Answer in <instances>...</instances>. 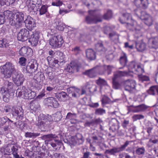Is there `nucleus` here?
<instances>
[{"instance_id":"nucleus-1","label":"nucleus","mask_w":158,"mask_h":158,"mask_svg":"<svg viewBox=\"0 0 158 158\" xmlns=\"http://www.w3.org/2000/svg\"><path fill=\"white\" fill-rule=\"evenodd\" d=\"M13 85L14 84L12 82L6 81L4 83V85L0 88V93L3 96V99L4 102H8L10 97L13 95L14 90Z\"/></svg>"},{"instance_id":"nucleus-2","label":"nucleus","mask_w":158,"mask_h":158,"mask_svg":"<svg viewBox=\"0 0 158 158\" xmlns=\"http://www.w3.org/2000/svg\"><path fill=\"white\" fill-rule=\"evenodd\" d=\"M52 122V121H49L48 119V117L46 115L41 114L38 116L36 125L42 131H45L51 127V124Z\"/></svg>"},{"instance_id":"nucleus-3","label":"nucleus","mask_w":158,"mask_h":158,"mask_svg":"<svg viewBox=\"0 0 158 158\" xmlns=\"http://www.w3.org/2000/svg\"><path fill=\"white\" fill-rule=\"evenodd\" d=\"M40 138L42 139L45 140V142L46 143L48 142L54 140L56 143L52 142L51 143V145L56 150H59L61 147V145L63 144L62 142L59 140L58 136L55 134H50L44 135L42 136Z\"/></svg>"},{"instance_id":"nucleus-4","label":"nucleus","mask_w":158,"mask_h":158,"mask_svg":"<svg viewBox=\"0 0 158 158\" xmlns=\"http://www.w3.org/2000/svg\"><path fill=\"white\" fill-rule=\"evenodd\" d=\"M88 12L89 15L85 18V21L87 24H96L102 21V16L99 13H97L94 10H89Z\"/></svg>"},{"instance_id":"nucleus-5","label":"nucleus","mask_w":158,"mask_h":158,"mask_svg":"<svg viewBox=\"0 0 158 158\" xmlns=\"http://www.w3.org/2000/svg\"><path fill=\"white\" fill-rule=\"evenodd\" d=\"M2 73L6 78H10L15 71V65L12 63L7 62L2 66Z\"/></svg>"},{"instance_id":"nucleus-6","label":"nucleus","mask_w":158,"mask_h":158,"mask_svg":"<svg viewBox=\"0 0 158 158\" xmlns=\"http://www.w3.org/2000/svg\"><path fill=\"white\" fill-rule=\"evenodd\" d=\"M75 139L74 138H71V139H64V142L70 146L71 148L73 147L75 145H80L82 144L84 142V139L82 135L79 133H77L75 136Z\"/></svg>"},{"instance_id":"nucleus-7","label":"nucleus","mask_w":158,"mask_h":158,"mask_svg":"<svg viewBox=\"0 0 158 158\" xmlns=\"http://www.w3.org/2000/svg\"><path fill=\"white\" fill-rule=\"evenodd\" d=\"M131 142V141H127L123 145L119 147H114L112 148L106 150L105 153L113 156H116L117 153L125 150L126 148Z\"/></svg>"},{"instance_id":"nucleus-8","label":"nucleus","mask_w":158,"mask_h":158,"mask_svg":"<svg viewBox=\"0 0 158 158\" xmlns=\"http://www.w3.org/2000/svg\"><path fill=\"white\" fill-rule=\"evenodd\" d=\"M64 42L61 35H52L50 38L49 43L52 47L55 48L61 47Z\"/></svg>"},{"instance_id":"nucleus-9","label":"nucleus","mask_w":158,"mask_h":158,"mask_svg":"<svg viewBox=\"0 0 158 158\" xmlns=\"http://www.w3.org/2000/svg\"><path fill=\"white\" fill-rule=\"evenodd\" d=\"M29 31L26 28L21 29L17 34V39L18 40L24 42L29 39L30 36Z\"/></svg>"},{"instance_id":"nucleus-10","label":"nucleus","mask_w":158,"mask_h":158,"mask_svg":"<svg viewBox=\"0 0 158 158\" xmlns=\"http://www.w3.org/2000/svg\"><path fill=\"white\" fill-rule=\"evenodd\" d=\"M26 5L29 11L34 10L35 7H39L41 5V0H28L27 1Z\"/></svg>"},{"instance_id":"nucleus-11","label":"nucleus","mask_w":158,"mask_h":158,"mask_svg":"<svg viewBox=\"0 0 158 158\" xmlns=\"http://www.w3.org/2000/svg\"><path fill=\"white\" fill-rule=\"evenodd\" d=\"M44 102L47 106L56 108H58L60 105L56 98L53 97H49L45 98Z\"/></svg>"},{"instance_id":"nucleus-12","label":"nucleus","mask_w":158,"mask_h":158,"mask_svg":"<svg viewBox=\"0 0 158 158\" xmlns=\"http://www.w3.org/2000/svg\"><path fill=\"white\" fill-rule=\"evenodd\" d=\"M11 114L13 116H17L22 119L23 117L24 110L22 107L13 106L11 109Z\"/></svg>"},{"instance_id":"nucleus-13","label":"nucleus","mask_w":158,"mask_h":158,"mask_svg":"<svg viewBox=\"0 0 158 158\" xmlns=\"http://www.w3.org/2000/svg\"><path fill=\"white\" fill-rule=\"evenodd\" d=\"M40 31L38 30H35L31 35V37L28 39V41L31 45L34 46H36L39 41L40 38Z\"/></svg>"},{"instance_id":"nucleus-14","label":"nucleus","mask_w":158,"mask_h":158,"mask_svg":"<svg viewBox=\"0 0 158 158\" xmlns=\"http://www.w3.org/2000/svg\"><path fill=\"white\" fill-rule=\"evenodd\" d=\"M125 90L130 92L135 87V81L132 80H127L122 82Z\"/></svg>"},{"instance_id":"nucleus-15","label":"nucleus","mask_w":158,"mask_h":158,"mask_svg":"<svg viewBox=\"0 0 158 158\" xmlns=\"http://www.w3.org/2000/svg\"><path fill=\"white\" fill-rule=\"evenodd\" d=\"M22 90L23 92V94L25 99H33L36 96V93L32 91L30 89H27L26 87L23 86L22 88Z\"/></svg>"},{"instance_id":"nucleus-16","label":"nucleus","mask_w":158,"mask_h":158,"mask_svg":"<svg viewBox=\"0 0 158 158\" xmlns=\"http://www.w3.org/2000/svg\"><path fill=\"white\" fill-rule=\"evenodd\" d=\"M13 81L17 86L22 85L25 80L24 75L21 73H16L13 76Z\"/></svg>"},{"instance_id":"nucleus-17","label":"nucleus","mask_w":158,"mask_h":158,"mask_svg":"<svg viewBox=\"0 0 158 158\" xmlns=\"http://www.w3.org/2000/svg\"><path fill=\"white\" fill-rule=\"evenodd\" d=\"M24 22L26 27L29 31L32 30L36 27L35 19L30 16H28Z\"/></svg>"},{"instance_id":"nucleus-18","label":"nucleus","mask_w":158,"mask_h":158,"mask_svg":"<svg viewBox=\"0 0 158 158\" xmlns=\"http://www.w3.org/2000/svg\"><path fill=\"white\" fill-rule=\"evenodd\" d=\"M140 19L144 21V23L147 25L150 26L152 24L153 20L151 15L145 12H142Z\"/></svg>"},{"instance_id":"nucleus-19","label":"nucleus","mask_w":158,"mask_h":158,"mask_svg":"<svg viewBox=\"0 0 158 158\" xmlns=\"http://www.w3.org/2000/svg\"><path fill=\"white\" fill-rule=\"evenodd\" d=\"M14 16V14H12L9 11L8 15V17H9V23L12 26H15L17 28H19L22 26V24L18 22Z\"/></svg>"},{"instance_id":"nucleus-20","label":"nucleus","mask_w":158,"mask_h":158,"mask_svg":"<svg viewBox=\"0 0 158 158\" xmlns=\"http://www.w3.org/2000/svg\"><path fill=\"white\" fill-rule=\"evenodd\" d=\"M37 66L36 61L29 62L25 68L27 72L30 74L34 73L37 69Z\"/></svg>"},{"instance_id":"nucleus-21","label":"nucleus","mask_w":158,"mask_h":158,"mask_svg":"<svg viewBox=\"0 0 158 158\" xmlns=\"http://www.w3.org/2000/svg\"><path fill=\"white\" fill-rule=\"evenodd\" d=\"M119 20L122 24L125 23L127 22H134V20L132 19L131 15L128 13L123 14L122 17L119 18Z\"/></svg>"},{"instance_id":"nucleus-22","label":"nucleus","mask_w":158,"mask_h":158,"mask_svg":"<svg viewBox=\"0 0 158 158\" xmlns=\"http://www.w3.org/2000/svg\"><path fill=\"white\" fill-rule=\"evenodd\" d=\"M134 3L137 7L145 9L148 7V0H134Z\"/></svg>"},{"instance_id":"nucleus-23","label":"nucleus","mask_w":158,"mask_h":158,"mask_svg":"<svg viewBox=\"0 0 158 158\" xmlns=\"http://www.w3.org/2000/svg\"><path fill=\"white\" fill-rule=\"evenodd\" d=\"M78 65L75 62H72L67 66L66 70L69 73H73L75 70L78 72Z\"/></svg>"},{"instance_id":"nucleus-24","label":"nucleus","mask_w":158,"mask_h":158,"mask_svg":"<svg viewBox=\"0 0 158 158\" xmlns=\"http://www.w3.org/2000/svg\"><path fill=\"white\" fill-rule=\"evenodd\" d=\"M119 123L116 119L115 118H112L109 122V124L111 126V127L109 128L110 130L112 128V131H115L117 129V128H118V127L119 125Z\"/></svg>"},{"instance_id":"nucleus-25","label":"nucleus","mask_w":158,"mask_h":158,"mask_svg":"<svg viewBox=\"0 0 158 158\" xmlns=\"http://www.w3.org/2000/svg\"><path fill=\"white\" fill-rule=\"evenodd\" d=\"M127 75V73L125 71H117L114 73V76L112 80H118L122 77Z\"/></svg>"},{"instance_id":"nucleus-26","label":"nucleus","mask_w":158,"mask_h":158,"mask_svg":"<svg viewBox=\"0 0 158 158\" xmlns=\"http://www.w3.org/2000/svg\"><path fill=\"white\" fill-rule=\"evenodd\" d=\"M86 54L87 57L90 60H93L95 59V53L91 48L87 49L86 51Z\"/></svg>"},{"instance_id":"nucleus-27","label":"nucleus","mask_w":158,"mask_h":158,"mask_svg":"<svg viewBox=\"0 0 158 158\" xmlns=\"http://www.w3.org/2000/svg\"><path fill=\"white\" fill-rule=\"evenodd\" d=\"M11 148V145L9 144L5 148H2L0 151L4 155H9L12 152Z\"/></svg>"},{"instance_id":"nucleus-28","label":"nucleus","mask_w":158,"mask_h":158,"mask_svg":"<svg viewBox=\"0 0 158 158\" xmlns=\"http://www.w3.org/2000/svg\"><path fill=\"white\" fill-rule=\"evenodd\" d=\"M128 60L126 54L123 53L119 59V62L120 64L123 66L122 67L119 68V69H121L123 67L125 66L127 63Z\"/></svg>"},{"instance_id":"nucleus-29","label":"nucleus","mask_w":158,"mask_h":158,"mask_svg":"<svg viewBox=\"0 0 158 158\" xmlns=\"http://www.w3.org/2000/svg\"><path fill=\"white\" fill-rule=\"evenodd\" d=\"M147 92L148 94L151 95H158V85L151 86L147 90Z\"/></svg>"},{"instance_id":"nucleus-30","label":"nucleus","mask_w":158,"mask_h":158,"mask_svg":"<svg viewBox=\"0 0 158 158\" xmlns=\"http://www.w3.org/2000/svg\"><path fill=\"white\" fill-rule=\"evenodd\" d=\"M135 109L134 112H139L143 111L146 110L149 106L144 104H142L136 106H133Z\"/></svg>"},{"instance_id":"nucleus-31","label":"nucleus","mask_w":158,"mask_h":158,"mask_svg":"<svg viewBox=\"0 0 158 158\" xmlns=\"http://www.w3.org/2000/svg\"><path fill=\"white\" fill-rule=\"evenodd\" d=\"M14 15L15 18L17 19V20L20 23L24 22V15L23 12H18L14 14Z\"/></svg>"},{"instance_id":"nucleus-32","label":"nucleus","mask_w":158,"mask_h":158,"mask_svg":"<svg viewBox=\"0 0 158 158\" xmlns=\"http://www.w3.org/2000/svg\"><path fill=\"white\" fill-rule=\"evenodd\" d=\"M134 22H127L126 23H125V26L127 29L130 31H139V29L137 28L134 26Z\"/></svg>"},{"instance_id":"nucleus-33","label":"nucleus","mask_w":158,"mask_h":158,"mask_svg":"<svg viewBox=\"0 0 158 158\" xmlns=\"http://www.w3.org/2000/svg\"><path fill=\"white\" fill-rule=\"evenodd\" d=\"M68 96L67 93L64 92H61L56 94V97L60 101H64L66 99V97Z\"/></svg>"},{"instance_id":"nucleus-34","label":"nucleus","mask_w":158,"mask_h":158,"mask_svg":"<svg viewBox=\"0 0 158 158\" xmlns=\"http://www.w3.org/2000/svg\"><path fill=\"white\" fill-rule=\"evenodd\" d=\"M95 49L97 52H101V53H104L105 51L103 44L101 42H98L95 44Z\"/></svg>"},{"instance_id":"nucleus-35","label":"nucleus","mask_w":158,"mask_h":158,"mask_svg":"<svg viewBox=\"0 0 158 158\" xmlns=\"http://www.w3.org/2000/svg\"><path fill=\"white\" fill-rule=\"evenodd\" d=\"M76 114L75 113L69 112L66 116V119L70 120V122L72 123H75L76 122L75 119L76 118Z\"/></svg>"},{"instance_id":"nucleus-36","label":"nucleus","mask_w":158,"mask_h":158,"mask_svg":"<svg viewBox=\"0 0 158 158\" xmlns=\"http://www.w3.org/2000/svg\"><path fill=\"white\" fill-rule=\"evenodd\" d=\"M49 154V151H44V152H39L36 155L35 158H48Z\"/></svg>"},{"instance_id":"nucleus-37","label":"nucleus","mask_w":158,"mask_h":158,"mask_svg":"<svg viewBox=\"0 0 158 158\" xmlns=\"http://www.w3.org/2000/svg\"><path fill=\"white\" fill-rule=\"evenodd\" d=\"M135 47L138 51L142 52L145 49L146 44L143 42L136 43Z\"/></svg>"},{"instance_id":"nucleus-38","label":"nucleus","mask_w":158,"mask_h":158,"mask_svg":"<svg viewBox=\"0 0 158 158\" xmlns=\"http://www.w3.org/2000/svg\"><path fill=\"white\" fill-rule=\"evenodd\" d=\"M34 79L35 81V82L37 83L36 86L37 89L38 90L40 89L41 88L42 85L41 84H38L41 82L40 78L39 76V73H37L34 76Z\"/></svg>"},{"instance_id":"nucleus-39","label":"nucleus","mask_w":158,"mask_h":158,"mask_svg":"<svg viewBox=\"0 0 158 158\" xmlns=\"http://www.w3.org/2000/svg\"><path fill=\"white\" fill-rule=\"evenodd\" d=\"M9 10L5 11L3 13L0 14V24H3L5 21V17L8 16Z\"/></svg>"},{"instance_id":"nucleus-40","label":"nucleus","mask_w":158,"mask_h":158,"mask_svg":"<svg viewBox=\"0 0 158 158\" xmlns=\"http://www.w3.org/2000/svg\"><path fill=\"white\" fill-rule=\"evenodd\" d=\"M150 40L152 43V48L156 49L158 48V37H152L150 39Z\"/></svg>"},{"instance_id":"nucleus-41","label":"nucleus","mask_w":158,"mask_h":158,"mask_svg":"<svg viewBox=\"0 0 158 158\" xmlns=\"http://www.w3.org/2000/svg\"><path fill=\"white\" fill-rule=\"evenodd\" d=\"M30 107L31 109L36 110L40 107V105L36 101L34 100L31 102L30 103Z\"/></svg>"},{"instance_id":"nucleus-42","label":"nucleus","mask_w":158,"mask_h":158,"mask_svg":"<svg viewBox=\"0 0 158 158\" xmlns=\"http://www.w3.org/2000/svg\"><path fill=\"white\" fill-rule=\"evenodd\" d=\"M113 87L115 89H119L121 88L122 85V82L120 83L118 82V80H112Z\"/></svg>"},{"instance_id":"nucleus-43","label":"nucleus","mask_w":158,"mask_h":158,"mask_svg":"<svg viewBox=\"0 0 158 158\" xmlns=\"http://www.w3.org/2000/svg\"><path fill=\"white\" fill-rule=\"evenodd\" d=\"M96 82L98 85L100 86L101 88L102 86L107 85L106 81L100 77H99L98 79L96 80Z\"/></svg>"},{"instance_id":"nucleus-44","label":"nucleus","mask_w":158,"mask_h":158,"mask_svg":"<svg viewBox=\"0 0 158 158\" xmlns=\"http://www.w3.org/2000/svg\"><path fill=\"white\" fill-rule=\"evenodd\" d=\"M39 9L40 15L46 14L47 12L48 6L47 5H42Z\"/></svg>"},{"instance_id":"nucleus-45","label":"nucleus","mask_w":158,"mask_h":158,"mask_svg":"<svg viewBox=\"0 0 158 158\" xmlns=\"http://www.w3.org/2000/svg\"><path fill=\"white\" fill-rule=\"evenodd\" d=\"M40 133L27 132L25 133V136L27 137L35 138L40 135Z\"/></svg>"},{"instance_id":"nucleus-46","label":"nucleus","mask_w":158,"mask_h":158,"mask_svg":"<svg viewBox=\"0 0 158 158\" xmlns=\"http://www.w3.org/2000/svg\"><path fill=\"white\" fill-rule=\"evenodd\" d=\"M112 16V12L111 10H108L107 13L105 14L103 16V18L105 20H108L110 19Z\"/></svg>"},{"instance_id":"nucleus-47","label":"nucleus","mask_w":158,"mask_h":158,"mask_svg":"<svg viewBox=\"0 0 158 158\" xmlns=\"http://www.w3.org/2000/svg\"><path fill=\"white\" fill-rule=\"evenodd\" d=\"M106 110H105L102 108L97 109L95 110V114L96 115H100L105 114Z\"/></svg>"},{"instance_id":"nucleus-48","label":"nucleus","mask_w":158,"mask_h":158,"mask_svg":"<svg viewBox=\"0 0 158 158\" xmlns=\"http://www.w3.org/2000/svg\"><path fill=\"white\" fill-rule=\"evenodd\" d=\"M145 149L143 147L137 148L135 151L136 153L139 155H143L145 152Z\"/></svg>"},{"instance_id":"nucleus-49","label":"nucleus","mask_w":158,"mask_h":158,"mask_svg":"<svg viewBox=\"0 0 158 158\" xmlns=\"http://www.w3.org/2000/svg\"><path fill=\"white\" fill-rule=\"evenodd\" d=\"M8 41L6 38H3L0 40V47L6 48L8 46Z\"/></svg>"},{"instance_id":"nucleus-50","label":"nucleus","mask_w":158,"mask_h":158,"mask_svg":"<svg viewBox=\"0 0 158 158\" xmlns=\"http://www.w3.org/2000/svg\"><path fill=\"white\" fill-rule=\"evenodd\" d=\"M27 48L25 47H22L19 51V54L22 56H25L27 50Z\"/></svg>"},{"instance_id":"nucleus-51","label":"nucleus","mask_w":158,"mask_h":158,"mask_svg":"<svg viewBox=\"0 0 158 158\" xmlns=\"http://www.w3.org/2000/svg\"><path fill=\"white\" fill-rule=\"evenodd\" d=\"M49 158H60V155L59 153H55L52 154V152L49 151Z\"/></svg>"},{"instance_id":"nucleus-52","label":"nucleus","mask_w":158,"mask_h":158,"mask_svg":"<svg viewBox=\"0 0 158 158\" xmlns=\"http://www.w3.org/2000/svg\"><path fill=\"white\" fill-rule=\"evenodd\" d=\"M7 116H4L0 118V126H3L7 122Z\"/></svg>"},{"instance_id":"nucleus-53","label":"nucleus","mask_w":158,"mask_h":158,"mask_svg":"<svg viewBox=\"0 0 158 158\" xmlns=\"http://www.w3.org/2000/svg\"><path fill=\"white\" fill-rule=\"evenodd\" d=\"M27 59L24 57H21L19 59V63L22 66L25 65Z\"/></svg>"},{"instance_id":"nucleus-54","label":"nucleus","mask_w":158,"mask_h":158,"mask_svg":"<svg viewBox=\"0 0 158 158\" xmlns=\"http://www.w3.org/2000/svg\"><path fill=\"white\" fill-rule=\"evenodd\" d=\"M104 69L107 71L108 75L110 74L111 72L113 67L110 65L105 66L104 67Z\"/></svg>"},{"instance_id":"nucleus-55","label":"nucleus","mask_w":158,"mask_h":158,"mask_svg":"<svg viewBox=\"0 0 158 158\" xmlns=\"http://www.w3.org/2000/svg\"><path fill=\"white\" fill-rule=\"evenodd\" d=\"M46 74H47L48 78L50 81H52L54 78L53 73L52 72L47 71Z\"/></svg>"},{"instance_id":"nucleus-56","label":"nucleus","mask_w":158,"mask_h":158,"mask_svg":"<svg viewBox=\"0 0 158 158\" xmlns=\"http://www.w3.org/2000/svg\"><path fill=\"white\" fill-rule=\"evenodd\" d=\"M134 11V14L140 18V16L141 15L142 12H144V11H141V10L138 9H135Z\"/></svg>"},{"instance_id":"nucleus-57","label":"nucleus","mask_w":158,"mask_h":158,"mask_svg":"<svg viewBox=\"0 0 158 158\" xmlns=\"http://www.w3.org/2000/svg\"><path fill=\"white\" fill-rule=\"evenodd\" d=\"M133 118L134 120H137L138 119H143L144 118V116L142 114H136L134 115Z\"/></svg>"},{"instance_id":"nucleus-58","label":"nucleus","mask_w":158,"mask_h":158,"mask_svg":"<svg viewBox=\"0 0 158 158\" xmlns=\"http://www.w3.org/2000/svg\"><path fill=\"white\" fill-rule=\"evenodd\" d=\"M137 65V63L134 61L131 62L129 65V68L131 69H135V70H136V69H135L136 66Z\"/></svg>"},{"instance_id":"nucleus-59","label":"nucleus","mask_w":158,"mask_h":158,"mask_svg":"<svg viewBox=\"0 0 158 158\" xmlns=\"http://www.w3.org/2000/svg\"><path fill=\"white\" fill-rule=\"evenodd\" d=\"M11 106L7 105L4 107L3 110L5 112L8 113L10 112L11 110Z\"/></svg>"},{"instance_id":"nucleus-60","label":"nucleus","mask_w":158,"mask_h":158,"mask_svg":"<svg viewBox=\"0 0 158 158\" xmlns=\"http://www.w3.org/2000/svg\"><path fill=\"white\" fill-rule=\"evenodd\" d=\"M55 89L54 87L52 85V86H49L47 85L46 86V92H48V93L52 92Z\"/></svg>"},{"instance_id":"nucleus-61","label":"nucleus","mask_w":158,"mask_h":158,"mask_svg":"<svg viewBox=\"0 0 158 158\" xmlns=\"http://www.w3.org/2000/svg\"><path fill=\"white\" fill-rule=\"evenodd\" d=\"M7 31L6 28L5 26H3L0 29V34L3 35L6 33Z\"/></svg>"},{"instance_id":"nucleus-62","label":"nucleus","mask_w":158,"mask_h":158,"mask_svg":"<svg viewBox=\"0 0 158 158\" xmlns=\"http://www.w3.org/2000/svg\"><path fill=\"white\" fill-rule=\"evenodd\" d=\"M72 51L76 53V54H77L81 51L80 47L76 46L72 49Z\"/></svg>"},{"instance_id":"nucleus-63","label":"nucleus","mask_w":158,"mask_h":158,"mask_svg":"<svg viewBox=\"0 0 158 158\" xmlns=\"http://www.w3.org/2000/svg\"><path fill=\"white\" fill-rule=\"evenodd\" d=\"M129 124V121L128 120H124L122 124V125L124 129L126 128L127 126Z\"/></svg>"},{"instance_id":"nucleus-64","label":"nucleus","mask_w":158,"mask_h":158,"mask_svg":"<svg viewBox=\"0 0 158 158\" xmlns=\"http://www.w3.org/2000/svg\"><path fill=\"white\" fill-rule=\"evenodd\" d=\"M90 155V152L86 151V152L83 153V156L81 158H89Z\"/></svg>"}]
</instances>
